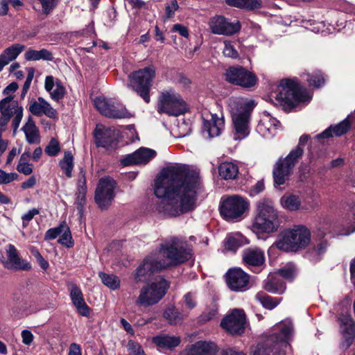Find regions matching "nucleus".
Masks as SVG:
<instances>
[{"label": "nucleus", "instance_id": "obj_1", "mask_svg": "<svg viewBox=\"0 0 355 355\" xmlns=\"http://www.w3.org/2000/svg\"><path fill=\"white\" fill-rule=\"evenodd\" d=\"M199 185L198 172L187 166L174 165L164 168L155 182L154 193L161 198L156 210L168 217L192 211L196 207Z\"/></svg>", "mask_w": 355, "mask_h": 355}, {"label": "nucleus", "instance_id": "obj_2", "mask_svg": "<svg viewBox=\"0 0 355 355\" xmlns=\"http://www.w3.org/2000/svg\"><path fill=\"white\" fill-rule=\"evenodd\" d=\"M191 252L184 239L171 238L161 243L158 251L152 252L144 259L136 270L135 279L137 282H144L155 272L183 263L191 257Z\"/></svg>", "mask_w": 355, "mask_h": 355}, {"label": "nucleus", "instance_id": "obj_3", "mask_svg": "<svg viewBox=\"0 0 355 355\" xmlns=\"http://www.w3.org/2000/svg\"><path fill=\"white\" fill-rule=\"evenodd\" d=\"M228 106L232 119L233 138L243 139L250 132V114L254 107V101L232 97L228 101Z\"/></svg>", "mask_w": 355, "mask_h": 355}, {"label": "nucleus", "instance_id": "obj_4", "mask_svg": "<svg viewBox=\"0 0 355 355\" xmlns=\"http://www.w3.org/2000/svg\"><path fill=\"white\" fill-rule=\"evenodd\" d=\"M271 97L286 110H291L299 103L309 101L311 99L307 91L291 79L282 80L276 90L272 92Z\"/></svg>", "mask_w": 355, "mask_h": 355}, {"label": "nucleus", "instance_id": "obj_5", "mask_svg": "<svg viewBox=\"0 0 355 355\" xmlns=\"http://www.w3.org/2000/svg\"><path fill=\"white\" fill-rule=\"evenodd\" d=\"M311 241V232L304 225H295L285 230L275 243V246L285 252H297L305 248Z\"/></svg>", "mask_w": 355, "mask_h": 355}, {"label": "nucleus", "instance_id": "obj_6", "mask_svg": "<svg viewBox=\"0 0 355 355\" xmlns=\"http://www.w3.org/2000/svg\"><path fill=\"white\" fill-rule=\"evenodd\" d=\"M278 227V214L274 208L273 202L263 199L257 203V214L254 219L252 229L256 234L272 233Z\"/></svg>", "mask_w": 355, "mask_h": 355}, {"label": "nucleus", "instance_id": "obj_7", "mask_svg": "<svg viewBox=\"0 0 355 355\" xmlns=\"http://www.w3.org/2000/svg\"><path fill=\"white\" fill-rule=\"evenodd\" d=\"M309 139L307 135H303L299 140V146L284 158L279 159L273 169V178L275 186H280L286 183L288 180L291 172L298 159L303 154V149L300 146L305 144Z\"/></svg>", "mask_w": 355, "mask_h": 355}, {"label": "nucleus", "instance_id": "obj_8", "mask_svg": "<svg viewBox=\"0 0 355 355\" xmlns=\"http://www.w3.org/2000/svg\"><path fill=\"white\" fill-rule=\"evenodd\" d=\"M169 286V282L163 277H157L141 288L136 304L146 307L157 304L166 293Z\"/></svg>", "mask_w": 355, "mask_h": 355}, {"label": "nucleus", "instance_id": "obj_9", "mask_svg": "<svg viewBox=\"0 0 355 355\" xmlns=\"http://www.w3.org/2000/svg\"><path fill=\"white\" fill-rule=\"evenodd\" d=\"M155 77V68L153 66L139 69L128 76V87L137 92L146 103H148L150 102L149 92Z\"/></svg>", "mask_w": 355, "mask_h": 355}, {"label": "nucleus", "instance_id": "obj_10", "mask_svg": "<svg viewBox=\"0 0 355 355\" xmlns=\"http://www.w3.org/2000/svg\"><path fill=\"white\" fill-rule=\"evenodd\" d=\"M157 110L159 113L177 116L187 112V105L178 92L168 89L161 92Z\"/></svg>", "mask_w": 355, "mask_h": 355}, {"label": "nucleus", "instance_id": "obj_11", "mask_svg": "<svg viewBox=\"0 0 355 355\" xmlns=\"http://www.w3.org/2000/svg\"><path fill=\"white\" fill-rule=\"evenodd\" d=\"M23 107L13 96H8L0 101V127L6 128L12 116L14 131L19 126L23 117Z\"/></svg>", "mask_w": 355, "mask_h": 355}, {"label": "nucleus", "instance_id": "obj_12", "mask_svg": "<svg viewBox=\"0 0 355 355\" xmlns=\"http://www.w3.org/2000/svg\"><path fill=\"white\" fill-rule=\"evenodd\" d=\"M248 202L239 196H232L223 200L220 207L221 216L229 221H238L248 209Z\"/></svg>", "mask_w": 355, "mask_h": 355}, {"label": "nucleus", "instance_id": "obj_13", "mask_svg": "<svg viewBox=\"0 0 355 355\" xmlns=\"http://www.w3.org/2000/svg\"><path fill=\"white\" fill-rule=\"evenodd\" d=\"M225 80L243 88L254 87L257 83L256 75L241 66L230 67L225 73Z\"/></svg>", "mask_w": 355, "mask_h": 355}, {"label": "nucleus", "instance_id": "obj_14", "mask_svg": "<svg viewBox=\"0 0 355 355\" xmlns=\"http://www.w3.org/2000/svg\"><path fill=\"white\" fill-rule=\"evenodd\" d=\"M115 181L105 177L100 179L95 192V200L101 209H106L114 198Z\"/></svg>", "mask_w": 355, "mask_h": 355}, {"label": "nucleus", "instance_id": "obj_15", "mask_svg": "<svg viewBox=\"0 0 355 355\" xmlns=\"http://www.w3.org/2000/svg\"><path fill=\"white\" fill-rule=\"evenodd\" d=\"M209 26L212 33L230 36L241 29L239 21H231L223 15H215L209 19Z\"/></svg>", "mask_w": 355, "mask_h": 355}, {"label": "nucleus", "instance_id": "obj_16", "mask_svg": "<svg viewBox=\"0 0 355 355\" xmlns=\"http://www.w3.org/2000/svg\"><path fill=\"white\" fill-rule=\"evenodd\" d=\"M245 314L243 309H233L221 321L220 325L231 334H241L245 327Z\"/></svg>", "mask_w": 355, "mask_h": 355}, {"label": "nucleus", "instance_id": "obj_17", "mask_svg": "<svg viewBox=\"0 0 355 355\" xmlns=\"http://www.w3.org/2000/svg\"><path fill=\"white\" fill-rule=\"evenodd\" d=\"M226 282L232 291L243 292L249 288L250 276L241 268L230 269L226 274Z\"/></svg>", "mask_w": 355, "mask_h": 355}, {"label": "nucleus", "instance_id": "obj_18", "mask_svg": "<svg viewBox=\"0 0 355 355\" xmlns=\"http://www.w3.org/2000/svg\"><path fill=\"white\" fill-rule=\"evenodd\" d=\"M294 332L293 322L290 320H284L275 324L272 328V334L270 336H274L275 340L279 342V345L289 347Z\"/></svg>", "mask_w": 355, "mask_h": 355}, {"label": "nucleus", "instance_id": "obj_19", "mask_svg": "<svg viewBox=\"0 0 355 355\" xmlns=\"http://www.w3.org/2000/svg\"><path fill=\"white\" fill-rule=\"evenodd\" d=\"M340 329L343 340L340 347L346 350L353 343L355 338V323L352 317L347 314L339 318Z\"/></svg>", "mask_w": 355, "mask_h": 355}, {"label": "nucleus", "instance_id": "obj_20", "mask_svg": "<svg viewBox=\"0 0 355 355\" xmlns=\"http://www.w3.org/2000/svg\"><path fill=\"white\" fill-rule=\"evenodd\" d=\"M285 347L279 345L274 336H268L263 342L259 343L253 352V355H285Z\"/></svg>", "mask_w": 355, "mask_h": 355}, {"label": "nucleus", "instance_id": "obj_21", "mask_svg": "<svg viewBox=\"0 0 355 355\" xmlns=\"http://www.w3.org/2000/svg\"><path fill=\"white\" fill-rule=\"evenodd\" d=\"M7 261L4 262V266L8 269L29 270L31 265L29 262L22 259L18 254L15 245L8 244L6 247Z\"/></svg>", "mask_w": 355, "mask_h": 355}, {"label": "nucleus", "instance_id": "obj_22", "mask_svg": "<svg viewBox=\"0 0 355 355\" xmlns=\"http://www.w3.org/2000/svg\"><path fill=\"white\" fill-rule=\"evenodd\" d=\"M218 347L210 340H199L186 347L184 355H216Z\"/></svg>", "mask_w": 355, "mask_h": 355}, {"label": "nucleus", "instance_id": "obj_23", "mask_svg": "<svg viewBox=\"0 0 355 355\" xmlns=\"http://www.w3.org/2000/svg\"><path fill=\"white\" fill-rule=\"evenodd\" d=\"M156 155V152L150 148L141 147L132 154L126 155L121 159L123 166L132 164H146Z\"/></svg>", "mask_w": 355, "mask_h": 355}, {"label": "nucleus", "instance_id": "obj_24", "mask_svg": "<svg viewBox=\"0 0 355 355\" xmlns=\"http://www.w3.org/2000/svg\"><path fill=\"white\" fill-rule=\"evenodd\" d=\"M243 263L249 268H258L265 263V254L262 249L257 247L245 248L243 251Z\"/></svg>", "mask_w": 355, "mask_h": 355}, {"label": "nucleus", "instance_id": "obj_25", "mask_svg": "<svg viewBox=\"0 0 355 355\" xmlns=\"http://www.w3.org/2000/svg\"><path fill=\"white\" fill-rule=\"evenodd\" d=\"M28 110L31 114L37 116L45 115L49 118L55 119L58 116L57 111L42 97H39L37 100L32 99Z\"/></svg>", "mask_w": 355, "mask_h": 355}, {"label": "nucleus", "instance_id": "obj_26", "mask_svg": "<svg viewBox=\"0 0 355 355\" xmlns=\"http://www.w3.org/2000/svg\"><path fill=\"white\" fill-rule=\"evenodd\" d=\"M67 288L71 302L78 313L83 316H89L90 309L85 302L81 289L74 283L68 284Z\"/></svg>", "mask_w": 355, "mask_h": 355}, {"label": "nucleus", "instance_id": "obj_27", "mask_svg": "<svg viewBox=\"0 0 355 355\" xmlns=\"http://www.w3.org/2000/svg\"><path fill=\"white\" fill-rule=\"evenodd\" d=\"M44 89L49 94L51 98L55 102L63 99L67 93L61 81L53 76H47L45 78Z\"/></svg>", "mask_w": 355, "mask_h": 355}, {"label": "nucleus", "instance_id": "obj_28", "mask_svg": "<svg viewBox=\"0 0 355 355\" xmlns=\"http://www.w3.org/2000/svg\"><path fill=\"white\" fill-rule=\"evenodd\" d=\"M279 125V121L269 114L264 113L257 127V131L264 137H272Z\"/></svg>", "mask_w": 355, "mask_h": 355}, {"label": "nucleus", "instance_id": "obj_29", "mask_svg": "<svg viewBox=\"0 0 355 355\" xmlns=\"http://www.w3.org/2000/svg\"><path fill=\"white\" fill-rule=\"evenodd\" d=\"M224 119L217 114H211L210 119L205 120L204 131L206 132L209 137H215L220 135L224 128Z\"/></svg>", "mask_w": 355, "mask_h": 355}, {"label": "nucleus", "instance_id": "obj_30", "mask_svg": "<svg viewBox=\"0 0 355 355\" xmlns=\"http://www.w3.org/2000/svg\"><path fill=\"white\" fill-rule=\"evenodd\" d=\"M24 49V45L21 44H14L6 48L0 55V72L5 66L15 60Z\"/></svg>", "mask_w": 355, "mask_h": 355}, {"label": "nucleus", "instance_id": "obj_31", "mask_svg": "<svg viewBox=\"0 0 355 355\" xmlns=\"http://www.w3.org/2000/svg\"><path fill=\"white\" fill-rule=\"evenodd\" d=\"M21 130L25 135L26 141L29 144H37L40 142L39 129L31 116L28 117Z\"/></svg>", "mask_w": 355, "mask_h": 355}, {"label": "nucleus", "instance_id": "obj_32", "mask_svg": "<svg viewBox=\"0 0 355 355\" xmlns=\"http://www.w3.org/2000/svg\"><path fill=\"white\" fill-rule=\"evenodd\" d=\"M152 341L159 348L172 350L180 345L181 339L179 336L162 334L153 337Z\"/></svg>", "mask_w": 355, "mask_h": 355}, {"label": "nucleus", "instance_id": "obj_33", "mask_svg": "<svg viewBox=\"0 0 355 355\" xmlns=\"http://www.w3.org/2000/svg\"><path fill=\"white\" fill-rule=\"evenodd\" d=\"M350 127V123L347 119H345L340 123L332 126L331 125L329 128L324 130L320 134L316 136L318 139L329 138L331 137L336 136L339 137L345 134Z\"/></svg>", "mask_w": 355, "mask_h": 355}, {"label": "nucleus", "instance_id": "obj_34", "mask_svg": "<svg viewBox=\"0 0 355 355\" xmlns=\"http://www.w3.org/2000/svg\"><path fill=\"white\" fill-rule=\"evenodd\" d=\"M279 202L284 209L290 211H295L301 209H308L302 206L300 196L295 194H285L280 198Z\"/></svg>", "mask_w": 355, "mask_h": 355}, {"label": "nucleus", "instance_id": "obj_35", "mask_svg": "<svg viewBox=\"0 0 355 355\" xmlns=\"http://www.w3.org/2000/svg\"><path fill=\"white\" fill-rule=\"evenodd\" d=\"M263 288L271 293L282 294L286 290V285L279 277L271 275L263 282Z\"/></svg>", "mask_w": 355, "mask_h": 355}, {"label": "nucleus", "instance_id": "obj_36", "mask_svg": "<svg viewBox=\"0 0 355 355\" xmlns=\"http://www.w3.org/2000/svg\"><path fill=\"white\" fill-rule=\"evenodd\" d=\"M249 243L248 240L239 232L230 234L225 240L226 250L236 252V250Z\"/></svg>", "mask_w": 355, "mask_h": 355}, {"label": "nucleus", "instance_id": "obj_37", "mask_svg": "<svg viewBox=\"0 0 355 355\" xmlns=\"http://www.w3.org/2000/svg\"><path fill=\"white\" fill-rule=\"evenodd\" d=\"M114 131L111 128H107L103 130L98 127L95 133L98 146L104 148L111 146L114 141Z\"/></svg>", "mask_w": 355, "mask_h": 355}, {"label": "nucleus", "instance_id": "obj_38", "mask_svg": "<svg viewBox=\"0 0 355 355\" xmlns=\"http://www.w3.org/2000/svg\"><path fill=\"white\" fill-rule=\"evenodd\" d=\"M328 244L326 241L319 242L306 252V258L313 263L319 261L326 252Z\"/></svg>", "mask_w": 355, "mask_h": 355}, {"label": "nucleus", "instance_id": "obj_39", "mask_svg": "<svg viewBox=\"0 0 355 355\" xmlns=\"http://www.w3.org/2000/svg\"><path fill=\"white\" fill-rule=\"evenodd\" d=\"M218 173L225 180H234L239 174V167L233 162H225L218 166Z\"/></svg>", "mask_w": 355, "mask_h": 355}, {"label": "nucleus", "instance_id": "obj_40", "mask_svg": "<svg viewBox=\"0 0 355 355\" xmlns=\"http://www.w3.org/2000/svg\"><path fill=\"white\" fill-rule=\"evenodd\" d=\"M24 58L28 61H36L40 60L51 61L53 58L49 51L42 49L40 51L28 49L24 53Z\"/></svg>", "mask_w": 355, "mask_h": 355}, {"label": "nucleus", "instance_id": "obj_41", "mask_svg": "<svg viewBox=\"0 0 355 355\" xmlns=\"http://www.w3.org/2000/svg\"><path fill=\"white\" fill-rule=\"evenodd\" d=\"M59 166L67 178H70L72 177L73 157L70 151L64 152L63 159L59 162Z\"/></svg>", "mask_w": 355, "mask_h": 355}, {"label": "nucleus", "instance_id": "obj_42", "mask_svg": "<svg viewBox=\"0 0 355 355\" xmlns=\"http://www.w3.org/2000/svg\"><path fill=\"white\" fill-rule=\"evenodd\" d=\"M255 298L263 307L270 310L276 307L281 301V298L270 297L263 292H259L256 295Z\"/></svg>", "mask_w": 355, "mask_h": 355}, {"label": "nucleus", "instance_id": "obj_43", "mask_svg": "<svg viewBox=\"0 0 355 355\" xmlns=\"http://www.w3.org/2000/svg\"><path fill=\"white\" fill-rule=\"evenodd\" d=\"M184 316V314L172 306L167 307L164 313V317L171 324H180L183 321Z\"/></svg>", "mask_w": 355, "mask_h": 355}, {"label": "nucleus", "instance_id": "obj_44", "mask_svg": "<svg viewBox=\"0 0 355 355\" xmlns=\"http://www.w3.org/2000/svg\"><path fill=\"white\" fill-rule=\"evenodd\" d=\"M108 110L113 114L114 116H107L110 118L114 119H123L130 118L132 114L126 110V108L119 103H114L111 102V106H110Z\"/></svg>", "mask_w": 355, "mask_h": 355}, {"label": "nucleus", "instance_id": "obj_45", "mask_svg": "<svg viewBox=\"0 0 355 355\" xmlns=\"http://www.w3.org/2000/svg\"><path fill=\"white\" fill-rule=\"evenodd\" d=\"M98 275L103 284L109 288L116 290L120 287V279L117 276L103 272H100Z\"/></svg>", "mask_w": 355, "mask_h": 355}, {"label": "nucleus", "instance_id": "obj_46", "mask_svg": "<svg viewBox=\"0 0 355 355\" xmlns=\"http://www.w3.org/2000/svg\"><path fill=\"white\" fill-rule=\"evenodd\" d=\"M112 101L107 99L103 96L96 97L94 100V104L95 107L105 116H114L108 109L111 106Z\"/></svg>", "mask_w": 355, "mask_h": 355}, {"label": "nucleus", "instance_id": "obj_47", "mask_svg": "<svg viewBox=\"0 0 355 355\" xmlns=\"http://www.w3.org/2000/svg\"><path fill=\"white\" fill-rule=\"evenodd\" d=\"M80 178L78 181L77 184V198L80 201H84L85 199V196L87 191V184H86V178L85 173L83 170L80 172Z\"/></svg>", "mask_w": 355, "mask_h": 355}, {"label": "nucleus", "instance_id": "obj_48", "mask_svg": "<svg viewBox=\"0 0 355 355\" xmlns=\"http://www.w3.org/2000/svg\"><path fill=\"white\" fill-rule=\"evenodd\" d=\"M60 236L58 242L60 244L65 245L67 248L73 246V240L69 227L64 222L62 223V233L60 234Z\"/></svg>", "mask_w": 355, "mask_h": 355}, {"label": "nucleus", "instance_id": "obj_49", "mask_svg": "<svg viewBox=\"0 0 355 355\" xmlns=\"http://www.w3.org/2000/svg\"><path fill=\"white\" fill-rule=\"evenodd\" d=\"M278 274L285 279L292 280L297 275V269L293 263H289L279 269Z\"/></svg>", "mask_w": 355, "mask_h": 355}, {"label": "nucleus", "instance_id": "obj_50", "mask_svg": "<svg viewBox=\"0 0 355 355\" xmlns=\"http://www.w3.org/2000/svg\"><path fill=\"white\" fill-rule=\"evenodd\" d=\"M306 80L309 85L315 87H320L324 84V78L320 71H316L312 74L306 73Z\"/></svg>", "mask_w": 355, "mask_h": 355}, {"label": "nucleus", "instance_id": "obj_51", "mask_svg": "<svg viewBox=\"0 0 355 355\" xmlns=\"http://www.w3.org/2000/svg\"><path fill=\"white\" fill-rule=\"evenodd\" d=\"M45 153L49 156H56L60 151V146L58 141L52 138L44 150Z\"/></svg>", "mask_w": 355, "mask_h": 355}, {"label": "nucleus", "instance_id": "obj_52", "mask_svg": "<svg viewBox=\"0 0 355 355\" xmlns=\"http://www.w3.org/2000/svg\"><path fill=\"white\" fill-rule=\"evenodd\" d=\"M42 8V12L46 15L51 13L57 6L59 0H38Z\"/></svg>", "mask_w": 355, "mask_h": 355}, {"label": "nucleus", "instance_id": "obj_53", "mask_svg": "<svg viewBox=\"0 0 355 355\" xmlns=\"http://www.w3.org/2000/svg\"><path fill=\"white\" fill-rule=\"evenodd\" d=\"M18 178V174L16 173H7L0 169V184H8Z\"/></svg>", "mask_w": 355, "mask_h": 355}, {"label": "nucleus", "instance_id": "obj_54", "mask_svg": "<svg viewBox=\"0 0 355 355\" xmlns=\"http://www.w3.org/2000/svg\"><path fill=\"white\" fill-rule=\"evenodd\" d=\"M224 49H223V54L226 57H229L231 58H239V53L235 49L234 45L230 41H225L224 42Z\"/></svg>", "mask_w": 355, "mask_h": 355}, {"label": "nucleus", "instance_id": "obj_55", "mask_svg": "<svg viewBox=\"0 0 355 355\" xmlns=\"http://www.w3.org/2000/svg\"><path fill=\"white\" fill-rule=\"evenodd\" d=\"M177 0H173L165 8V19H171L175 15V12L179 9Z\"/></svg>", "mask_w": 355, "mask_h": 355}, {"label": "nucleus", "instance_id": "obj_56", "mask_svg": "<svg viewBox=\"0 0 355 355\" xmlns=\"http://www.w3.org/2000/svg\"><path fill=\"white\" fill-rule=\"evenodd\" d=\"M16 169L20 173L29 175L33 171V165L29 162L18 163Z\"/></svg>", "mask_w": 355, "mask_h": 355}, {"label": "nucleus", "instance_id": "obj_57", "mask_svg": "<svg viewBox=\"0 0 355 355\" xmlns=\"http://www.w3.org/2000/svg\"><path fill=\"white\" fill-rule=\"evenodd\" d=\"M62 223L57 227L51 228L47 230L45 234V239L51 240L60 236L62 233Z\"/></svg>", "mask_w": 355, "mask_h": 355}, {"label": "nucleus", "instance_id": "obj_58", "mask_svg": "<svg viewBox=\"0 0 355 355\" xmlns=\"http://www.w3.org/2000/svg\"><path fill=\"white\" fill-rule=\"evenodd\" d=\"M34 76V70L33 69H31L29 70V72L28 73V76L26 77V81L24 83L23 89L21 92V96H25L28 91L31 82L33 79Z\"/></svg>", "mask_w": 355, "mask_h": 355}, {"label": "nucleus", "instance_id": "obj_59", "mask_svg": "<svg viewBox=\"0 0 355 355\" xmlns=\"http://www.w3.org/2000/svg\"><path fill=\"white\" fill-rule=\"evenodd\" d=\"M22 343L26 345H30L34 338L33 334L31 331L28 329H24L21 333Z\"/></svg>", "mask_w": 355, "mask_h": 355}, {"label": "nucleus", "instance_id": "obj_60", "mask_svg": "<svg viewBox=\"0 0 355 355\" xmlns=\"http://www.w3.org/2000/svg\"><path fill=\"white\" fill-rule=\"evenodd\" d=\"M172 31L173 32H178L181 36L184 37H188L189 31L186 26L180 24H176L173 26Z\"/></svg>", "mask_w": 355, "mask_h": 355}, {"label": "nucleus", "instance_id": "obj_61", "mask_svg": "<svg viewBox=\"0 0 355 355\" xmlns=\"http://www.w3.org/2000/svg\"><path fill=\"white\" fill-rule=\"evenodd\" d=\"M243 8L252 10L258 8L261 6V1L259 0H243Z\"/></svg>", "mask_w": 355, "mask_h": 355}, {"label": "nucleus", "instance_id": "obj_62", "mask_svg": "<svg viewBox=\"0 0 355 355\" xmlns=\"http://www.w3.org/2000/svg\"><path fill=\"white\" fill-rule=\"evenodd\" d=\"M184 298L185 305L187 306V308L191 309L196 306V302L195 297L191 293L186 294Z\"/></svg>", "mask_w": 355, "mask_h": 355}, {"label": "nucleus", "instance_id": "obj_63", "mask_svg": "<svg viewBox=\"0 0 355 355\" xmlns=\"http://www.w3.org/2000/svg\"><path fill=\"white\" fill-rule=\"evenodd\" d=\"M39 214V211L37 209H32L29 210L27 213L24 214L21 216V219L24 220V223L25 221L29 222L31 221L33 217ZM26 225L24 223V226H26Z\"/></svg>", "mask_w": 355, "mask_h": 355}, {"label": "nucleus", "instance_id": "obj_64", "mask_svg": "<svg viewBox=\"0 0 355 355\" xmlns=\"http://www.w3.org/2000/svg\"><path fill=\"white\" fill-rule=\"evenodd\" d=\"M68 355H82V349L80 345L73 343L69 345Z\"/></svg>", "mask_w": 355, "mask_h": 355}]
</instances>
